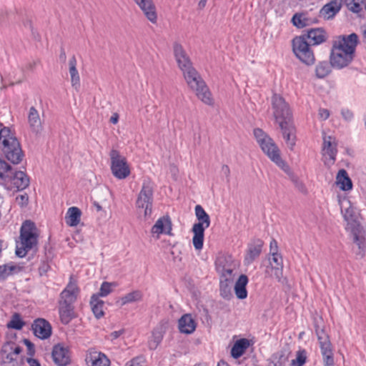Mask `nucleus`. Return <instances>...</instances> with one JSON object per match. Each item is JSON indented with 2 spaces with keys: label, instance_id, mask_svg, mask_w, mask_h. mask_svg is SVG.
I'll return each mask as SVG.
<instances>
[{
  "label": "nucleus",
  "instance_id": "1",
  "mask_svg": "<svg viewBox=\"0 0 366 366\" xmlns=\"http://www.w3.org/2000/svg\"><path fill=\"white\" fill-rule=\"evenodd\" d=\"M358 43V36L352 33L340 36L333 44L330 54V64L337 69L347 66L353 60Z\"/></svg>",
  "mask_w": 366,
  "mask_h": 366
},
{
  "label": "nucleus",
  "instance_id": "2",
  "mask_svg": "<svg viewBox=\"0 0 366 366\" xmlns=\"http://www.w3.org/2000/svg\"><path fill=\"white\" fill-rule=\"evenodd\" d=\"M347 207L342 208L345 221L346 222L345 229L350 233L353 242L358 247L359 249L365 248V239L364 231L357 221L358 215L355 208L351 206L350 201L345 202Z\"/></svg>",
  "mask_w": 366,
  "mask_h": 366
},
{
  "label": "nucleus",
  "instance_id": "3",
  "mask_svg": "<svg viewBox=\"0 0 366 366\" xmlns=\"http://www.w3.org/2000/svg\"><path fill=\"white\" fill-rule=\"evenodd\" d=\"M254 137L263 152L285 172L290 170L289 166L282 159L280 150L273 139L261 129H254Z\"/></svg>",
  "mask_w": 366,
  "mask_h": 366
},
{
  "label": "nucleus",
  "instance_id": "4",
  "mask_svg": "<svg viewBox=\"0 0 366 366\" xmlns=\"http://www.w3.org/2000/svg\"><path fill=\"white\" fill-rule=\"evenodd\" d=\"M182 74L188 86L195 92L199 100L207 105L214 104V99L209 88L194 67L183 72Z\"/></svg>",
  "mask_w": 366,
  "mask_h": 366
},
{
  "label": "nucleus",
  "instance_id": "5",
  "mask_svg": "<svg viewBox=\"0 0 366 366\" xmlns=\"http://www.w3.org/2000/svg\"><path fill=\"white\" fill-rule=\"evenodd\" d=\"M38 231L35 224L30 221H25L20 230V241L16 244V254L24 257L28 251L36 246L38 242Z\"/></svg>",
  "mask_w": 366,
  "mask_h": 366
},
{
  "label": "nucleus",
  "instance_id": "6",
  "mask_svg": "<svg viewBox=\"0 0 366 366\" xmlns=\"http://www.w3.org/2000/svg\"><path fill=\"white\" fill-rule=\"evenodd\" d=\"M0 141H2L3 152L6 159L13 164H19L23 153L17 139L14 137L9 128L0 123Z\"/></svg>",
  "mask_w": 366,
  "mask_h": 366
},
{
  "label": "nucleus",
  "instance_id": "7",
  "mask_svg": "<svg viewBox=\"0 0 366 366\" xmlns=\"http://www.w3.org/2000/svg\"><path fill=\"white\" fill-rule=\"evenodd\" d=\"M194 211L198 222L194 224L192 229L194 234L192 243L194 248L199 250L203 247L204 233L210 225V217L201 205H196Z\"/></svg>",
  "mask_w": 366,
  "mask_h": 366
},
{
  "label": "nucleus",
  "instance_id": "8",
  "mask_svg": "<svg viewBox=\"0 0 366 366\" xmlns=\"http://www.w3.org/2000/svg\"><path fill=\"white\" fill-rule=\"evenodd\" d=\"M153 192V182L149 179H145L136 202L137 209L143 210L145 219L149 217L152 214Z\"/></svg>",
  "mask_w": 366,
  "mask_h": 366
},
{
  "label": "nucleus",
  "instance_id": "9",
  "mask_svg": "<svg viewBox=\"0 0 366 366\" xmlns=\"http://www.w3.org/2000/svg\"><path fill=\"white\" fill-rule=\"evenodd\" d=\"M272 108L274 118L279 126L292 122L290 107L282 97L276 94L272 96Z\"/></svg>",
  "mask_w": 366,
  "mask_h": 366
},
{
  "label": "nucleus",
  "instance_id": "10",
  "mask_svg": "<svg viewBox=\"0 0 366 366\" xmlns=\"http://www.w3.org/2000/svg\"><path fill=\"white\" fill-rule=\"evenodd\" d=\"M215 265L221 278L227 281H233L234 272L239 266L236 259L229 254H221L217 257Z\"/></svg>",
  "mask_w": 366,
  "mask_h": 366
},
{
  "label": "nucleus",
  "instance_id": "11",
  "mask_svg": "<svg viewBox=\"0 0 366 366\" xmlns=\"http://www.w3.org/2000/svg\"><path fill=\"white\" fill-rule=\"evenodd\" d=\"M292 49L301 61L307 65L314 64L315 56L305 36H297L292 40Z\"/></svg>",
  "mask_w": 366,
  "mask_h": 366
},
{
  "label": "nucleus",
  "instance_id": "12",
  "mask_svg": "<svg viewBox=\"0 0 366 366\" xmlns=\"http://www.w3.org/2000/svg\"><path fill=\"white\" fill-rule=\"evenodd\" d=\"M111 170L112 174L119 179H126L130 174V169L124 157L116 150L110 152Z\"/></svg>",
  "mask_w": 366,
  "mask_h": 366
},
{
  "label": "nucleus",
  "instance_id": "13",
  "mask_svg": "<svg viewBox=\"0 0 366 366\" xmlns=\"http://www.w3.org/2000/svg\"><path fill=\"white\" fill-rule=\"evenodd\" d=\"M315 328L321 353L323 357L324 366H334L333 352L329 336L323 328H320L318 325H316Z\"/></svg>",
  "mask_w": 366,
  "mask_h": 366
},
{
  "label": "nucleus",
  "instance_id": "14",
  "mask_svg": "<svg viewBox=\"0 0 366 366\" xmlns=\"http://www.w3.org/2000/svg\"><path fill=\"white\" fill-rule=\"evenodd\" d=\"M21 348L14 342L5 343L1 349V360L6 366H17Z\"/></svg>",
  "mask_w": 366,
  "mask_h": 366
},
{
  "label": "nucleus",
  "instance_id": "15",
  "mask_svg": "<svg viewBox=\"0 0 366 366\" xmlns=\"http://www.w3.org/2000/svg\"><path fill=\"white\" fill-rule=\"evenodd\" d=\"M9 179V182H4L3 184L9 190L16 189L20 191L26 189L29 185V179L22 171L13 169Z\"/></svg>",
  "mask_w": 366,
  "mask_h": 366
},
{
  "label": "nucleus",
  "instance_id": "16",
  "mask_svg": "<svg viewBox=\"0 0 366 366\" xmlns=\"http://www.w3.org/2000/svg\"><path fill=\"white\" fill-rule=\"evenodd\" d=\"M336 139L330 135L323 136L322 156L324 162L327 165H332L335 163L337 154Z\"/></svg>",
  "mask_w": 366,
  "mask_h": 366
},
{
  "label": "nucleus",
  "instance_id": "17",
  "mask_svg": "<svg viewBox=\"0 0 366 366\" xmlns=\"http://www.w3.org/2000/svg\"><path fill=\"white\" fill-rule=\"evenodd\" d=\"M173 54L177 66L182 73L194 68L190 57L182 44L178 42L173 44Z\"/></svg>",
  "mask_w": 366,
  "mask_h": 366
},
{
  "label": "nucleus",
  "instance_id": "18",
  "mask_svg": "<svg viewBox=\"0 0 366 366\" xmlns=\"http://www.w3.org/2000/svg\"><path fill=\"white\" fill-rule=\"evenodd\" d=\"M265 272L270 277L275 278L278 281L281 280L283 274V259L280 254L271 255Z\"/></svg>",
  "mask_w": 366,
  "mask_h": 366
},
{
  "label": "nucleus",
  "instance_id": "19",
  "mask_svg": "<svg viewBox=\"0 0 366 366\" xmlns=\"http://www.w3.org/2000/svg\"><path fill=\"white\" fill-rule=\"evenodd\" d=\"M85 362L87 366H110L111 362L103 352L94 349L86 351Z\"/></svg>",
  "mask_w": 366,
  "mask_h": 366
},
{
  "label": "nucleus",
  "instance_id": "20",
  "mask_svg": "<svg viewBox=\"0 0 366 366\" xmlns=\"http://www.w3.org/2000/svg\"><path fill=\"white\" fill-rule=\"evenodd\" d=\"M51 357L54 362L58 366H66L70 362L69 350L62 344H57L54 346Z\"/></svg>",
  "mask_w": 366,
  "mask_h": 366
},
{
  "label": "nucleus",
  "instance_id": "21",
  "mask_svg": "<svg viewBox=\"0 0 366 366\" xmlns=\"http://www.w3.org/2000/svg\"><path fill=\"white\" fill-rule=\"evenodd\" d=\"M263 245V241L259 239H254L248 244L244 259L245 265L251 264L257 258L259 257L262 252Z\"/></svg>",
  "mask_w": 366,
  "mask_h": 366
},
{
  "label": "nucleus",
  "instance_id": "22",
  "mask_svg": "<svg viewBox=\"0 0 366 366\" xmlns=\"http://www.w3.org/2000/svg\"><path fill=\"white\" fill-rule=\"evenodd\" d=\"M342 6V0H331L320 9V16L325 19H332L338 14Z\"/></svg>",
  "mask_w": 366,
  "mask_h": 366
},
{
  "label": "nucleus",
  "instance_id": "23",
  "mask_svg": "<svg viewBox=\"0 0 366 366\" xmlns=\"http://www.w3.org/2000/svg\"><path fill=\"white\" fill-rule=\"evenodd\" d=\"M34 334L40 339H46L51 335V327L44 319H37L32 325Z\"/></svg>",
  "mask_w": 366,
  "mask_h": 366
},
{
  "label": "nucleus",
  "instance_id": "24",
  "mask_svg": "<svg viewBox=\"0 0 366 366\" xmlns=\"http://www.w3.org/2000/svg\"><path fill=\"white\" fill-rule=\"evenodd\" d=\"M172 230V224L168 217L159 218L152 227L151 232L154 237L159 238L161 234H169Z\"/></svg>",
  "mask_w": 366,
  "mask_h": 366
},
{
  "label": "nucleus",
  "instance_id": "25",
  "mask_svg": "<svg viewBox=\"0 0 366 366\" xmlns=\"http://www.w3.org/2000/svg\"><path fill=\"white\" fill-rule=\"evenodd\" d=\"M152 23H156L157 14L152 0H133Z\"/></svg>",
  "mask_w": 366,
  "mask_h": 366
},
{
  "label": "nucleus",
  "instance_id": "26",
  "mask_svg": "<svg viewBox=\"0 0 366 366\" xmlns=\"http://www.w3.org/2000/svg\"><path fill=\"white\" fill-rule=\"evenodd\" d=\"M78 288L75 283L70 282L61 293L59 303L72 305L77 297Z\"/></svg>",
  "mask_w": 366,
  "mask_h": 366
},
{
  "label": "nucleus",
  "instance_id": "27",
  "mask_svg": "<svg viewBox=\"0 0 366 366\" xmlns=\"http://www.w3.org/2000/svg\"><path fill=\"white\" fill-rule=\"evenodd\" d=\"M197 324L189 314L184 315L179 320V329L182 333L192 334L196 329Z\"/></svg>",
  "mask_w": 366,
  "mask_h": 366
},
{
  "label": "nucleus",
  "instance_id": "28",
  "mask_svg": "<svg viewBox=\"0 0 366 366\" xmlns=\"http://www.w3.org/2000/svg\"><path fill=\"white\" fill-rule=\"evenodd\" d=\"M28 122L33 132L39 134L42 131V124L39 114L34 107H31L29 109Z\"/></svg>",
  "mask_w": 366,
  "mask_h": 366
},
{
  "label": "nucleus",
  "instance_id": "29",
  "mask_svg": "<svg viewBox=\"0 0 366 366\" xmlns=\"http://www.w3.org/2000/svg\"><path fill=\"white\" fill-rule=\"evenodd\" d=\"M280 127L287 146L292 149L295 144V128L293 122L280 126Z\"/></svg>",
  "mask_w": 366,
  "mask_h": 366
},
{
  "label": "nucleus",
  "instance_id": "30",
  "mask_svg": "<svg viewBox=\"0 0 366 366\" xmlns=\"http://www.w3.org/2000/svg\"><path fill=\"white\" fill-rule=\"evenodd\" d=\"M248 283V277L245 274H241L234 285V293L238 299L244 300L247 297L246 286Z\"/></svg>",
  "mask_w": 366,
  "mask_h": 366
},
{
  "label": "nucleus",
  "instance_id": "31",
  "mask_svg": "<svg viewBox=\"0 0 366 366\" xmlns=\"http://www.w3.org/2000/svg\"><path fill=\"white\" fill-rule=\"evenodd\" d=\"M59 312L61 322L64 325L68 324L74 317L72 305L59 303Z\"/></svg>",
  "mask_w": 366,
  "mask_h": 366
},
{
  "label": "nucleus",
  "instance_id": "32",
  "mask_svg": "<svg viewBox=\"0 0 366 366\" xmlns=\"http://www.w3.org/2000/svg\"><path fill=\"white\" fill-rule=\"evenodd\" d=\"M307 38L310 40V44L317 45L326 41L327 35L322 29L318 28L310 30Z\"/></svg>",
  "mask_w": 366,
  "mask_h": 366
},
{
  "label": "nucleus",
  "instance_id": "33",
  "mask_svg": "<svg viewBox=\"0 0 366 366\" xmlns=\"http://www.w3.org/2000/svg\"><path fill=\"white\" fill-rule=\"evenodd\" d=\"M77 61L74 56L69 61V72L71 76V85L77 89L80 86V76L76 69Z\"/></svg>",
  "mask_w": 366,
  "mask_h": 366
},
{
  "label": "nucleus",
  "instance_id": "34",
  "mask_svg": "<svg viewBox=\"0 0 366 366\" xmlns=\"http://www.w3.org/2000/svg\"><path fill=\"white\" fill-rule=\"evenodd\" d=\"M143 294L140 290H134L121 297L117 303L121 306L142 301Z\"/></svg>",
  "mask_w": 366,
  "mask_h": 366
},
{
  "label": "nucleus",
  "instance_id": "35",
  "mask_svg": "<svg viewBox=\"0 0 366 366\" xmlns=\"http://www.w3.org/2000/svg\"><path fill=\"white\" fill-rule=\"evenodd\" d=\"M81 215V212L79 208L76 207L69 208L65 217L66 223L71 227L76 226L80 222Z\"/></svg>",
  "mask_w": 366,
  "mask_h": 366
},
{
  "label": "nucleus",
  "instance_id": "36",
  "mask_svg": "<svg viewBox=\"0 0 366 366\" xmlns=\"http://www.w3.org/2000/svg\"><path fill=\"white\" fill-rule=\"evenodd\" d=\"M104 302L99 298V295H92L90 300V305L92 312L97 319L104 316L103 310Z\"/></svg>",
  "mask_w": 366,
  "mask_h": 366
},
{
  "label": "nucleus",
  "instance_id": "37",
  "mask_svg": "<svg viewBox=\"0 0 366 366\" xmlns=\"http://www.w3.org/2000/svg\"><path fill=\"white\" fill-rule=\"evenodd\" d=\"M336 184L342 190L347 191L352 189V182L348 177L347 173L345 169H341L337 173Z\"/></svg>",
  "mask_w": 366,
  "mask_h": 366
},
{
  "label": "nucleus",
  "instance_id": "38",
  "mask_svg": "<svg viewBox=\"0 0 366 366\" xmlns=\"http://www.w3.org/2000/svg\"><path fill=\"white\" fill-rule=\"evenodd\" d=\"M249 346V341L247 339L237 340L231 350V355L234 358L241 357Z\"/></svg>",
  "mask_w": 366,
  "mask_h": 366
},
{
  "label": "nucleus",
  "instance_id": "39",
  "mask_svg": "<svg viewBox=\"0 0 366 366\" xmlns=\"http://www.w3.org/2000/svg\"><path fill=\"white\" fill-rule=\"evenodd\" d=\"M164 331L162 327L155 328L152 334V337L148 342V345L150 350H155L163 338Z\"/></svg>",
  "mask_w": 366,
  "mask_h": 366
},
{
  "label": "nucleus",
  "instance_id": "40",
  "mask_svg": "<svg viewBox=\"0 0 366 366\" xmlns=\"http://www.w3.org/2000/svg\"><path fill=\"white\" fill-rule=\"evenodd\" d=\"M292 22L296 27L302 29L309 26L312 21L310 18H308L307 14L297 13L293 16Z\"/></svg>",
  "mask_w": 366,
  "mask_h": 366
},
{
  "label": "nucleus",
  "instance_id": "41",
  "mask_svg": "<svg viewBox=\"0 0 366 366\" xmlns=\"http://www.w3.org/2000/svg\"><path fill=\"white\" fill-rule=\"evenodd\" d=\"M13 169L6 161L0 159V179L3 184L4 182H9V176L11 174Z\"/></svg>",
  "mask_w": 366,
  "mask_h": 366
},
{
  "label": "nucleus",
  "instance_id": "42",
  "mask_svg": "<svg viewBox=\"0 0 366 366\" xmlns=\"http://www.w3.org/2000/svg\"><path fill=\"white\" fill-rule=\"evenodd\" d=\"M117 286L118 283L116 282H103L102 284L101 285L99 292L97 294H94L93 295H99V298L100 297H107L111 292H112L113 288L117 287Z\"/></svg>",
  "mask_w": 366,
  "mask_h": 366
},
{
  "label": "nucleus",
  "instance_id": "43",
  "mask_svg": "<svg viewBox=\"0 0 366 366\" xmlns=\"http://www.w3.org/2000/svg\"><path fill=\"white\" fill-rule=\"evenodd\" d=\"M232 282L222 278L220 279V295L224 299L229 300L232 297L229 286Z\"/></svg>",
  "mask_w": 366,
  "mask_h": 366
},
{
  "label": "nucleus",
  "instance_id": "44",
  "mask_svg": "<svg viewBox=\"0 0 366 366\" xmlns=\"http://www.w3.org/2000/svg\"><path fill=\"white\" fill-rule=\"evenodd\" d=\"M287 360V357L285 352H277L271 357L270 366H283Z\"/></svg>",
  "mask_w": 366,
  "mask_h": 366
},
{
  "label": "nucleus",
  "instance_id": "45",
  "mask_svg": "<svg viewBox=\"0 0 366 366\" xmlns=\"http://www.w3.org/2000/svg\"><path fill=\"white\" fill-rule=\"evenodd\" d=\"M315 72L318 78H324L330 72V66L326 61L320 62L316 66Z\"/></svg>",
  "mask_w": 366,
  "mask_h": 366
},
{
  "label": "nucleus",
  "instance_id": "46",
  "mask_svg": "<svg viewBox=\"0 0 366 366\" xmlns=\"http://www.w3.org/2000/svg\"><path fill=\"white\" fill-rule=\"evenodd\" d=\"M24 325V322L21 320L19 314H14L12 316L11 320L7 323L9 328H13L15 330H21Z\"/></svg>",
  "mask_w": 366,
  "mask_h": 366
},
{
  "label": "nucleus",
  "instance_id": "47",
  "mask_svg": "<svg viewBox=\"0 0 366 366\" xmlns=\"http://www.w3.org/2000/svg\"><path fill=\"white\" fill-rule=\"evenodd\" d=\"M307 359V353L305 350H299L297 352L296 358L292 360V366H302Z\"/></svg>",
  "mask_w": 366,
  "mask_h": 366
},
{
  "label": "nucleus",
  "instance_id": "48",
  "mask_svg": "<svg viewBox=\"0 0 366 366\" xmlns=\"http://www.w3.org/2000/svg\"><path fill=\"white\" fill-rule=\"evenodd\" d=\"M349 10L354 13H358L362 10L361 3L363 0H345Z\"/></svg>",
  "mask_w": 366,
  "mask_h": 366
},
{
  "label": "nucleus",
  "instance_id": "49",
  "mask_svg": "<svg viewBox=\"0 0 366 366\" xmlns=\"http://www.w3.org/2000/svg\"><path fill=\"white\" fill-rule=\"evenodd\" d=\"M14 268L15 267L14 266H9L6 264L0 265V281L4 280L7 277H9Z\"/></svg>",
  "mask_w": 366,
  "mask_h": 366
},
{
  "label": "nucleus",
  "instance_id": "50",
  "mask_svg": "<svg viewBox=\"0 0 366 366\" xmlns=\"http://www.w3.org/2000/svg\"><path fill=\"white\" fill-rule=\"evenodd\" d=\"M28 202L29 196L26 193L19 194L16 197V202L21 207L27 205Z\"/></svg>",
  "mask_w": 366,
  "mask_h": 366
},
{
  "label": "nucleus",
  "instance_id": "51",
  "mask_svg": "<svg viewBox=\"0 0 366 366\" xmlns=\"http://www.w3.org/2000/svg\"><path fill=\"white\" fill-rule=\"evenodd\" d=\"M145 361L143 357H136L127 363V366H144Z\"/></svg>",
  "mask_w": 366,
  "mask_h": 366
},
{
  "label": "nucleus",
  "instance_id": "52",
  "mask_svg": "<svg viewBox=\"0 0 366 366\" xmlns=\"http://www.w3.org/2000/svg\"><path fill=\"white\" fill-rule=\"evenodd\" d=\"M274 254H280V253L278 252L277 242L274 239H272L270 241V244H269V254L272 255Z\"/></svg>",
  "mask_w": 366,
  "mask_h": 366
},
{
  "label": "nucleus",
  "instance_id": "53",
  "mask_svg": "<svg viewBox=\"0 0 366 366\" xmlns=\"http://www.w3.org/2000/svg\"><path fill=\"white\" fill-rule=\"evenodd\" d=\"M318 115L320 119L326 120L330 117V112L327 109L321 108L319 109Z\"/></svg>",
  "mask_w": 366,
  "mask_h": 366
},
{
  "label": "nucleus",
  "instance_id": "54",
  "mask_svg": "<svg viewBox=\"0 0 366 366\" xmlns=\"http://www.w3.org/2000/svg\"><path fill=\"white\" fill-rule=\"evenodd\" d=\"M342 117L347 122H350L353 118V114L349 109H344L341 112Z\"/></svg>",
  "mask_w": 366,
  "mask_h": 366
},
{
  "label": "nucleus",
  "instance_id": "55",
  "mask_svg": "<svg viewBox=\"0 0 366 366\" xmlns=\"http://www.w3.org/2000/svg\"><path fill=\"white\" fill-rule=\"evenodd\" d=\"M222 173L227 178V180H229V175H230V169L227 165H223L222 167Z\"/></svg>",
  "mask_w": 366,
  "mask_h": 366
},
{
  "label": "nucleus",
  "instance_id": "56",
  "mask_svg": "<svg viewBox=\"0 0 366 366\" xmlns=\"http://www.w3.org/2000/svg\"><path fill=\"white\" fill-rule=\"evenodd\" d=\"M124 333V330H120L118 331L112 332L110 335L112 340L117 339L119 337H120L122 334Z\"/></svg>",
  "mask_w": 366,
  "mask_h": 366
},
{
  "label": "nucleus",
  "instance_id": "57",
  "mask_svg": "<svg viewBox=\"0 0 366 366\" xmlns=\"http://www.w3.org/2000/svg\"><path fill=\"white\" fill-rule=\"evenodd\" d=\"M49 268V266L48 264L44 263V262L42 263L39 269L40 274H43L46 273L48 271Z\"/></svg>",
  "mask_w": 366,
  "mask_h": 366
},
{
  "label": "nucleus",
  "instance_id": "58",
  "mask_svg": "<svg viewBox=\"0 0 366 366\" xmlns=\"http://www.w3.org/2000/svg\"><path fill=\"white\" fill-rule=\"evenodd\" d=\"M119 121V114L117 113H114L110 118V122L116 124Z\"/></svg>",
  "mask_w": 366,
  "mask_h": 366
},
{
  "label": "nucleus",
  "instance_id": "59",
  "mask_svg": "<svg viewBox=\"0 0 366 366\" xmlns=\"http://www.w3.org/2000/svg\"><path fill=\"white\" fill-rule=\"evenodd\" d=\"M28 362L30 366H40V363L38 360L32 358L28 359Z\"/></svg>",
  "mask_w": 366,
  "mask_h": 366
},
{
  "label": "nucleus",
  "instance_id": "60",
  "mask_svg": "<svg viewBox=\"0 0 366 366\" xmlns=\"http://www.w3.org/2000/svg\"><path fill=\"white\" fill-rule=\"evenodd\" d=\"M24 343L28 347L29 351L34 350V345L30 341L28 340H24Z\"/></svg>",
  "mask_w": 366,
  "mask_h": 366
},
{
  "label": "nucleus",
  "instance_id": "61",
  "mask_svg": "<svg viewBox=\"0 0 366 366\" xmlns=\"http://www.w3.org/2000/svg\"><path fill=\"white\" fill-rule=\"evenodd\" d=\"M207 1V0H200L199 2V4H198L199 8L201 9L204 8V6H206Z\"/></svg>",
  "mask_w": 366,
  "mask_h": 366
},
{
  "label": "nucleus",
  "instance_id": "62",
  "mask_svg": "<svg viewBox=\"0 0 366 366\" xmlns=\"http://www.w3.org/2000/svg\"><path fill=\"white\" fill-rule=\"evenodd\" d=\"M60 59L61 60H63L64 61H65L66 59V53L63 49H61V51Z\"/></svg>",
  "mask_w": 366,
  "mask_h": 366
},
{
  "label": "nucleus",
  "instance_id": "63",
  "mask_svg": "<svg viewBox=\"0 0 366 366\" xmlns=\"http://www.w3.org/2000/svg\"><path fill=\"white\" fill-rule=\"evenodd\" d=\"M217 366H229V365L223 360L218 362Z\"/></svg>",
  "mask_w": 366,
  "mask_h": 366
},
{
  "label": "nucleus",
  "instance_id": "64",
  "mask_svg": "<svg viewBox=\"0 0 366 366\" xmlns=\"http://www.w3.org/2000/svg\"><path fill=\"white\" fill-rule=\"evenodd\" d=\"M97 208L98 211L101 210V209H102L101 206H99V205H97Z\"/></svg>",
  "mask_w": 366,
  "mask_h": 366
}]
</instances>
